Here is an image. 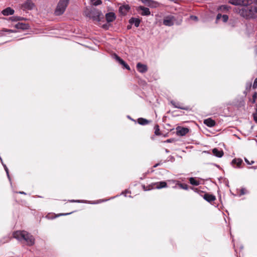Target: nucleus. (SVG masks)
<instances>
[{"label":"nucleus","mask_w":257,"mask_h":257,"mask_svg":"<svg viewBox=\"0 0 257 257\" xmlns=\"http://www.w3.org/2000/svg\"><path fill=\"white\" fill-rule=\"evenodd\" d=\"M190 18H191L192 20H195V21H197V20H198V18H197V17L195 16H190Z\"/></svg>","instance_id":"41"},{"label":"nucleus","mask_w":257,"mask_h":257,"mask_svg":"<svg viewBox=\"0 0 257 257\" xmlns=\"http://www.w3.org/2000/svg\"><path fill=\"white\" fill-rule=\"evenodd\" d=\"M247 2H249V0H229L228 3L232 5L239 6L241 7L244 4H247Z\"/></svg>","instance_id":"9"},{"label":"nucleus","mask_w":257,"mask_h":257,"mask_svg":"<svg viewBox=\"0 0 257 257\" xmlns=\"http://www.w3.org/2000/svg\"><path fill=\"white\" fill-rule=\"evenodd\" d=\"M0 160H1V161H2V159L1 157H0Z\"/></svg>","instance_id":"52"},{"label":"nucleus","mask_w":257,"mask_h":257,"mask_svg":"<svg viewBox=\"0 0 257 257\" xmlns=\"http://www.w3.org/2000/svg\"><path fill=\"white\" fill-rule=\"evenodd\" d=\"M246 193V190L245 188H241L240 191L239 196L243 195Z\"/></svg>","instance_id":"33"},{"label":"nucleus","mask_w":257,"mask_h":257,"mask_svg":"<svg viewBox=\"0 0 257 257\" xmlns=\"http://www.w3.org/2000/svg\"><path fill=\"white\" fill-rule=\"evenodd\" d=\"M105 18L108 23L112 22L116 19L115 15L113 12H109L105 15Z\"/></svg>","instance_id":"13"},{"label":"nucleus","mask_w":257,"mask_h":257,"mask_svg":"<svg viewBox=\"0 0 257 257\" xmlns=\"http://www.w3.org/2000/svg\"><path fill=\"white\" fill-rule=\"evenodd\" d=\"M189 182L191 185L194 186H198L200 184L199 181L197 180L193 177L190 178Z\"/></svg>","instance_id":"25"},{"label":"nucleus","mask_w":257,"mask_h":257,"mask_svg":"<svg viewBox=\"0 0 257 257\" xmlns=\"http://www.w3.org/2000/svg\"><path fill=\"white\" fill-rule=\"evenodd\" d=\"M204 123L208 127L214 126L216 124L215 121L211 118L204 119Z\"/></svg>","instance_id":"19"},{"label":"nucleus","mask_w":257,"mask_h":257,"mask_svg":"<svg viewBox=\"0 0 257 257\" xmlns=\"http://www.w3.org/2000/svg\"><path fill=\"white\" fill-rule=\"evenodd\" d=\"M170 160L172 159V160H174V157L173 156H170Z\"/></svg>","instance_id":"47"},{"label":"nucleus","mask_w":257,"mask_h":257,"mask_svg":"<svg viewBox=\"0 0 257 257\" xmlns=\"http://www.w3.org/2000/svg\"><path fill=\"white\" fill-rule=\"evenodd\" d=\"M239 16L247 20H254L257 18V5L253 4L251 0L247 2L241 7L235 9Z\"/></svg>","instance_id":"1"},{"label":"nucleus","mask_w":257,"mask_h":257,"mask_svg":"<svg viewBox=\"0 0 257 257\" xmlns=\"http://www.w3.org/2000/svg\"><path fill=\"white\" fill-rule=\"evenodd\" d=\"M129 23L132 25H134L136 27H138L141 23V20L139 18L132 17L129 20Z\"/></svg>","instance_id":"18"},{"label":"nucleus","mask_w":257,"mask_h":257,"mask_svg":"<svg viewBox=\"0 0 257 257\" xmlns=\"http://www.w3.org/2000/svg\"><path fill=\"white\" fill-rule=\"evenodd\" d=\"M251 87V83L247 84H246V89L250 88Z\"/></svg>","instance_id":"44"},{"label":"nucleus","mask_w":257,"mask_h":257,"mask_svg":"<svg viewBox=\"0 0 257 257\" xmlns=\"http://www.w3.org/2000/svg\"><path fill=\"white\" fill-rule=\"evenodd\" d=\"M100 15V12L99 11L97 10H91L87 14V16L91 18L93 20L95 21H99V16Z\"/></svg>","instance_id":"7"},{"label":"nucleus","mask_w":257,"mask_h":257,"mask_svg":"<svg viewBox=\"0 0 257 257\" xmlns=\"http://www.w3.org/2000/svg\"><path fill=\"white\" fill-rule=\"evenodd\" d=\"M3 165L4 166L5 171L6 172L8 177L9 179L10 180V175H9V173L8 168H7V166L5 164H3Z\"/></svg>","instance_id":"30"},{"label":"nucleus","mask_w":257,"mask_h":257,"mask_svg":"<svg viewBox=\"0 0 257 257\" xmlns=\"http://www.w3.org/2000/svg\"><path fill=\"white\" fill-rule=\"evenodd\" d=\"M15 11L10 7H8L2 11V14L4 16L12 15L14 14Z\"/></svg>","instance_id":"17"},{"label":"nucleus","mask_w":257,"mask_h":257,"mask_svg":"<svg viewBox=\"0 0 257 257\" xmlns=\"http://www.w3.org/2000/svg\"><path fill=\"white\" fill-rule=\"evenodd\" d=\"M189 131L187 127L177 126L176 127V135L178 136H184Z\"/></svg>","instance_id":"8"},{"label":"nucleus","mask_w":257,"mask_h":257,"mask_svg":"<svg viewBox=\"0 0 257 257\" xmlns=\"http://www.w3.org/2000/svg\"><path fill=\"white\" fill-rule=\"evenodd\" d=\"M11 20L12 21H18L21 20V18L20 17L13 16L10 18Z\"/></svg>","instance_id":"31"},{"label":"nucleus","mask_w":257,"mask_h":257,"mask_svg":"<svg viewBox=\"0 0 257 257\" xmlns=\"http://www.w3.org/2000/svg\"><path fill=\"white\" fill-rule=\"evenodd\" d=\"M13 237L20 242L25 241L26 245L33 246L35 243V238L33 235L25 230H18L13 234Z\"/></svg>","instance_id":"2"},{"label":"nucleus","mask_w":257,"mask_h":257,"mask_svg":"<svg viewBox=\"0 0 257 257\" xmlns=\"http://www.w3.org/2000/svg\"><path fill=\"white\" fill-rule=\"evenodd\" d=\"M244 161L248 165H251L254 163V161H252L251 162H250L246 158H244Z\"/></svg>","instance_id":"38"},{"label":"nucleus","mask_w":257,"mask_h":257,"mask_svg":"<svg viewBox=\"0 0 257 257\" xmlns=\"http://www.w3.org/2000/svg\"><path fill=\"white\" fill-rule=\"evenodd\" d=\"M71 202H80L81 201L79 200H69Z\"/></svg>","instance_id":"43"},{"label":"nucleus","mask_w":257,"mask_h":257,"mask_svg":"<svg viewBox=\"0 0 257 257\" xmlns=\"http://www.w3.org/2000/svg\"><path fill=\"white\" fill-rule=\"evenodd\" d=\"M136 67L137 70L141 73H144L148 71V67L145 64H143L139 62L137 64Z\"/></svg>","instance_id":"10"},{"label":"nucleus","mask_w":257,"mask_h":257,"mask_svg":"<svg viewBox=\"0 0 257 257\" xmlns=\"http://www.w3.org/2000/svg\"><path fill=\"white\" fill-rule=\"evenodd\" d=\"M253 87L254 89L257 88V77L255 79L253 84Z\"/></svg>","instance_id":"37"},{"label":"nucleus","mask_w":257,"mask_h":257,"mask_svg":"<svg viewBox=\"0 0 257 257\" xmlns=\"http://www.w3.org/2000/svg\"><path fill=\"white\" fill-rule=\"evenodd\" d=\"M71 213H66V214H62L63 215H68V214H71Z\"/></svg>","instance_id":"49"},{"label":"nucleus","mask_w":257,"mask_h":257,"mask_svg":"<svg viewBox=\"0 0 257 257\" xmlns=\"http://www.w3.org/2000/svg\"><path fill=\"white\" fill-rule=\"evenodd\" d=\"M130 8L128 5L121 6L119 8V12L122 15H125L128 12Z\"/></svg>","instance_id":"15"},{"label":"nucleus","mask_w":257,"mask_h":257,"mask_svg":"<svg viewBox=\"0 0 257 257\" xmlns=\"http://www.w3.org/2000/svg\"><path fill=\"white\" fill-rule=\"evenodd\" d=\"M222 18V15L221 14H218L216 16V21H218L219 19Z\"/></svg>","instance_id":"39"},{"label":"nucleus","mask_w":257,"mask_h":257,"mask_svg":"<svg viewBox=\"0 0 257 257\" xmlns=\"http://www.w3.org/2000/svg\"><path fill=\"white\" fill-rule=\"evenodd\" d=\"M212 153L215 156L218 158H221L223 155V152L221 150H219L216 148L213 149Z\"/></svg>","instance_id":"21"},{"label":"nucleus","mask_w":257,"mask_h":257,"mask_svg":"<svg viewBox=\"0 0 257 257\" xmlns=\"http://www.w3.org/2000/svg\"><path fill=\"white\" fill-rule=\"evenodd\" d=\"M203 198L208 202H212L216 199L214 195L208 193H205L203 195Z\"/></svg>","instance_id":"16"},{"label":"nucleus","mask_w":257,"mask_h":257,"mask_svg":"<svg viewBox=\"0 0 257 257\" xmlns=\"http://www.w3.org/2000/svg\"><path fill=\"white\" fill-rule=\"evenodd\" d=\"M165 152H166L167 153H169V151L168 149H166V150H165Z\"/></svg>","instance_id":"48"},{"label":"nucleus","mask_w":257,"mask_h":257,"mask_svg":"<svg viewBox=\"0 0 257 257\" xmlns=\"http://www.w3.org/2000/svg\"><path fill=\"white\" fill-rule=\"evenodd\" d=\"M171 104L175 108H179L183 110H187L189 109L188 106H181L179 102H176L175 101H171Z\"/></svg>","instance_id":"20"},{"label":"nucleus","mask_w":257,"mask_h":257,"mask_svg":"<svg viewBox=\"0 0 257 257\" xmlns=\"http://www.w3.org/2000/svg\"><path fill=\"white\" fill-rule=\"evenodd\" d=\"M155 134L156 135H160V133L159 132L160 130H159V125H156L155 126Z\"/></svg>","instance_id":"32"},{"label":"nucleus","mask_w":257,"mask_h":257,"mask_svg":"<svg viewBox=\"0 0 257 257\" xmlns=\"http://www.w3.org/2000/svg\"><path fill=\"white\" fill-rule=\"evenodd\" d=\"M69 0H60L55 10L54 14L56 16L62 15L67 8Z\"/></svg>","instance_id":"3"},{"label":"nucleus","mask_w":257,"mask_h":257,"mask_svg":"<svg viewBox=\"0 0 257 257\" xmlns=\"http://www.w3.org/2000/svg\"><path fill=\"white\" fill-rule=\"evenodd\" d=\"M163 164V162H162V161H160L159 163H157V164H156L153 167L154 168H156L157 167H158V166L159 165H161Z\"/></svg>","instance_id":"42"},{"label":"nucleus","mask_w":257,"mask_h":257,"mask_svg":"<svg viewBox=\"0 0 257 257\" xmlns=\"http://www.w3.org/2000/svg\"><path fill=\"white\" fill-rule=\"evenodd\" d=\"M35 6L34 4L31 0H27L26 2L23 5V8L25 10H31Z\"/></svg>","instance_id":"11"},{"label":"nucleus","mask_w":257,"mask_h":257,"mask_svg":"<svg viewBox=\"0 0 257 257\" xmlns=\"http://www.w3.org/2000/svg\"><path fill=\"white\" fill-rule=\"evenodd\" d=\"M138 122L141 125H146L149 123V121L144 118H139L138 119Z\"/></svg>","instance_id":"26"},{"label":"nucleus","mask_w":257,"mask_h":257,"mask_svg":"<svg viewBox=\"0 0 257 257\" xmlns=\"http://www.w3.org/2000/svg\"><path fill=\"white\" fill-rule=\"evenodd\" d=\"M15 28L17 29H21L23 30H25L29 29L30 28V26L28 24L19 22L17 24H16Z\"/></svg>","instance_id":"14"},{"label":"nucleus","mask_w":257,"mask_h":257,"mask_svg":"<svg viewBox=\"0 0 257 257\" xmlns=\"http://www.w3.org/2000/svg\"><path fill=\"white\" fill-rule=\"evenodd\" d=\"M256 96H257V93L256 92H255L253 93V94L252 95V99L250 100V101L252 103H254L255 102Z\"/></svg>","instance_id":"29"},{"label":"nucleus","mask_w":257,"mask_h":257,"mask_svg":"<svg viewBox=\"0 0 257 257\" xmlns=\"http://www.w3.org/2000/svg\"><path fill=\"white\" fill-rule=\"evenodd\" d=\"M231 7L227 5H221L218 8V10L222 12H225L228 11L230 9H231Z\"/></svg>","instance_id":"23"},{"label":"nucleus","mask_w":257,"mask_h":257,"mask_svg":"<svg viewBox=\"0 0 257 257\" xmlns=\"http://www.w3.org/2000/svg\"><path fill=\"white\" fill-rule=\"evenodd\" d=\"M253 117L254 120L257 123V113H253Z\"/></svg>","instance_id":"40"},{"label":"nucleus","mask_w":257,"mask_h":257,"mask_svg":"<svg viewBox=\"0 0 257 257\" xmlns=\"http://www.w3.org/2000/svg\"><path fill=\"white\" fill-rule=\"evenodd\" d=\"M242 163V160L241 159H234L231 162L232 165H236L237 167H239Z\"/></svg>","instance_id":"24"},{"label":"nucleus","mask_w":257,"mask_h":257,"mask_svg":"<svg viewBox=\"0 0 257 257\" xmlns=\"http://www.w3.org/2000/svg\"><path fill=\"white\" fill-rule=\"evenodd\" d=\"M172 141H173V140H171V139H168V140L166 141V142H167V143H172Z\"/></svg>","instance_id":"45"},{"label":"nucleus","mask_w":257,"mask_h":257,"mask_svg":"<svg viewBox=\"0 0 257 257\" xmlns=\"http://www.w3.org/2000/svg\"><path fill=\"white\" fill-rule=\"evenodd\" d=\"M141 1L149 7H156V3L152 0H141Z\"/></svg>","instance_id":"22"},{"label":"nucleus","mask_w":257,"mask_h":257,"mask_svg":"<svg viewBox=\"0 0 257 257\" xmlns=\"http://www.w3.org/2000/svg\"><path fill=\"white\" fill-rule=\"evenodd\" d=\"M114 58L115 60L120 64H121L123 67L126 68L127 70H130V66L125 62L124 61H123L121 58H120L118 56L115 54L114 55Z\"/></svg>","instance_id":"12"},{"label":"nucleus","mask_w":257,"mask_h":257,"mask_svg":"<svg viewBox=\"0 0 257 257\" xmlns=\"http://www.w3.org/2000/svg\"><path fill=\"white\" fill-rule=\"evenodd\" d=\"M178 186L181 189H184V190H188V186L187 184L185 183H179Z\"/></svg>","instance_id":"27"},{"label":"nucleus","mask_w":257,"mask_h":257,"mask_svg":"<svg viewBox=\"0 0 257 257\" xmlns=\"http://www.w3.org/2000/svg\"><path fill=\"white\" fill-rule=\"evenodd\" d=\"M163 25L166 26H172L174 24L179 25L176 16L172 15L166 16L164 17L163 22Z\"/></svg>","instance_id":"4"},{"label":"nucleus","mask_w":257,"mask_h":257,"mask_svg":"<svg viewBox=\"0 0 257 257\" xmlns=\"http://www.w3.org/2000/svg\"><path fill=\"white\" fill-rule=\"evenodd\" d=\"M222 19L223 22H226L228 20V17L226 15H222Z\"/></svg>","instance_id":"34"},{"label":"nucleus","mask_w":257,"mask_h":257,"mask_svg":"<svg viewBox=\"0 0 257 257\" xmlns=\"http://www.w3.org/2000/svg\"><path fill=\"white\" fill-rule=\"evenodd\" d=\"M92 5L94 6H98L101 4L102 2L101 0H90Z\"/></svg>","instance_id":"28"},{"label":"nucleus","mask_w":257,"mask_h":257,"mask_svg":"<svg viewBox=\"0 0 257 257\" xmlns=\"http://www.w3.org/2000/svg\"><path fill=\"white\" fill-rule=\"evenodd\" d=\"M18 193L21 194H26V193L23 191H19L18 192Z\"/></svg>","instance_id":"46"},{"label":"nucleus","mask_w":257,"mask_h":257,"mask_svg":"<svg viewBox=\"0 0 257 257\" xmlns=\"http://www.w3.org/2000/svg\"><path fill=\"white\" fill-rule=\"evenodd\" d=\"M137 11L142 16H148L150 15L151 12L150 9L144 6H139L137 8Z\"/></svg>","instance_id":"6"},{"label":"nucleus","mask_w":257,"mask_h":257,"mask_svg":"<svg viewBox=\"0 0 257 257\" xmlns=\"http://www.w3.org/2000/svg\"><path fill=\"white\" fill-rule=\"evenodd\" d=\"M3 239L4 240L3 241H2V243H5L6 242H8L10 240V237L8 236H6L4 237Z\"/></svg>","instance_id":"36"},{"label":"nucleus","mask_w":257,"mask_h":257,"mask_svg":"<svg viewBox=\"0 0 257 257\" xmlns=\"http://www.w3.org/2000/svg\"><path fill=\"white\" fill-rule=\"evenodd\" d=\"M167 187V183L165 181H160L154 183H152L148 186H144V189L145 191L150 190L153 189H160Z\"/></svg>","instance_id":"5"},{"label":"nucleus","mask_w":257,"mask_h":257,"mask_svg":"<svg viewBox=\"0 0 257 257\" xmlns=\"http://www.w3.org/2000/svg\"><path fill=\"white\" fill-rule=\"evenodd\" d=\"M255 52L256 54L257 55V48L255 49Z\"/></svg>","instance_id":"50"},{"label":"nucleus","mask_w":257,"mask_h":257,"mask_svg":"<svg viewBox=\"0 0 257 257\" xmlns=\"http://www.w3.org/2000/svg\"><path fill=\"white\" fill-rule=\"evenodd\" d=\"M3 31L4 32L8 33V34L16 32V31L12 30L10 29H4V30H3Z\"/></svg>","instance_id":"35"},{"label":"nucleus","mask_w":257,"mask_h":257,"mask_svg":"<svg viewBox=\"0 0 257 257\" xmlns=\"http://www.w3.org/2000/svg\"><path fill=\"white\" fill-rule=\"evenodd\" d=\"M252 168H253V169H255L256 168V167H252Z\"/></svg>","instance_id":"51"}]
</instances>
